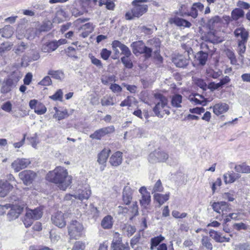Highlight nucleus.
Listing matches in <instances>:
<instances>
[{"instance_id": "1", "label": "nucleus", "mask_w": 250, "mask_h": 250, "mask_svg": "<svg viewBox=\"0 0 250 250\" xmlns=\"http://www.w3.org/2000/svg\"><path fill=\"white\" fill-rule=\"evenodd\" d=\"M46 179L56 184L62 190H65L72 183V177L68 175L66 169L61 167L50 171L47 174Z\"/></svg>"}, {"instance_id": "2", "label": "nucleus", "mask_w": 250, "mask_h": 250, "mask_svg": "<svg viewBox=\"0 0 250 250\" xmlns=\"http://www.w3.org/2000/svg\"><path fill=\"white\" fill-rule=\"evenodd\" d=\"M149 0H134L132 1L131 4L133 7L127 11L125 15L126 20H133L135 18H139L147 12L148 5L143 4L144 2H147Z\"/></svg>"}, {"instance_id": "3", "label": "nucleus", "mask_w": 250, "mask_h": 250, "mask_svg": "<svg viewBox=\"0 0 250 250\" xmlns=\"http://www.w3.org/2000/svg\"><path fill=\"white\" fill-rule=\"evenodd\" d=\"M68 235L71 239H78L84 231L83 225L77 220H72L67 227Z\"/></svg>"}, {"instance_id": "4", "label": "nucleus", "mask_w": 250, "mask_h": 250, "mask_svg": "<svg viewBox=\"0 0 250 250\" xmlns=\"http://www.w3.org/2000/svg\"><path fill=\"white\" fill-rule=\"evenodd\" d=\"M146 47L150 50L148 59L151 57L152 53L153 52L154 57L158 61H162L163 58L160 54V41L158 38H153L148 40Z\"/></svg>"}, {"instance_id": "5", "label": "nucleus", "mask_w": 250, "mask_h": 250, "mask_svg": "<svg viewBox=\"0 0 250 250\" xmlns=\"http://www.w3.org/2000/svg\"><path fill=\"white\" fill-rule=\"evenodd\" d=\"M154 98L156 100H159V102L153 108V112L157 116L162 118L163 117L164 113H162V110L167 106L168 103L167 99L160 93L155 94Z\"/></svg>"}, {"instance_id": "6", "label": "nucleus", "mask_w": 250, "mask_h": 250, "mask_svg": "<svg viewBox=\"0 0 250 250\" xmlns=\"http://www.w3.org/2000/svg\"><path fill=\"white\" fill-rule=\"evenodd\" d=\"M131 47L133 53L138 56L140 54H144L146 59H148L149 54V49L147 48L142 41H138L133 42L131 44Z\"/></svg>"}, {"instance_id": "7", "label": "nucleus", "mask_w": 250, "mask_h": 250, "mask_svg": "<svg viewBox=\"0 0 250 250\" xmlns=\"http://www.w3.org/2000/svg\"><path fill=\"white\" fill-rule=\"evenodd\" d=\"M168 158V154L164 151L158 149L151 152L148 158V161L152 164L164 162Z\"/></svg>"}, {"instance_id": "8", "label": "nucleus", "mask_w": 250, "mask_h": 250, "mask_svg": "<svg viewBox=\"0 0 250 250\" xmlns=\"http://www.w3.org/2000/svg\"><path fill=\"white\" fill-rule=\"evenodd\" d=\"M114 130L115 128L113 125L104 127L95 131L90 135V138L92 139L100 140L105 135L113 133Z\"/></svg>"}, {"instance_id": "9", "label": "nucleus", "mask_w": 250, "mask_h": 250, "mask_svg": "<svg viewBox=\"0 0 250 250\" xmlns=\"http://www.w3.org/2000/svg\"><path fill=\"white\" fill-rule=\"evenodd\" d=\"M211 207L214 211L219 213L222 212L223 215L229 212L231 209L229 205L227 202L223 201L214 202Z\"/></svg>"}, {"instance_id": "10", "label": "nucleus", "mask_w": 250, "mask_h": 250, "mask_svg": "<svg viewBox=\"0 0 250 250\" xmlns=\"http://www.w3.org/2000/svg\"><path fill=\"white\" fill-rule=\"evenodd\" d=\"M66 214H64L61 211H58L52 216L51 220L52 223L60 228H62L66 226L65 220Z\"/></svg>"}, {"instance_id": "11", "label": "nucleus", "mask_w": 250, "mask_h": 250, "mask_svg": "<svg viewBox=\"0 0 250 250\" xmlns=\"http://www.w3.org/2000/svg\"><path fill=\"white\" fill-rule=\"evenodd\" d=\"M24 206L23 204H11V209L8 213V217L10 220L17 218L23 211Z\"/></svg>"}, {"instance_id": "12", "label": "nucleus", "mask_w": 250, "mask_h": 250, "mask_svg": "<svg viewBox=\"0 0 250 250\" xmlns=\"http://www.w3.org/2000/svg\"><path fill=\"white\" fill-rule=\"evenodd\" d=\"M91 194L90 187L88 186L82 187L77 190L74 194L75 199H79L81 201L87 200Z\"/></svg>"}, {"instance_id": "13", "label": "nucleus", "mask_w": 250, "mask_h": 250, "mask_svg": "<svg viewBox=\"0 0 250 250\" xmlns=\"http://www.w3.org/2000/svg\"><path fill=\"white\" fill-rule=\"evenodd\" d=\"M30 164V161L29 159L25 158L17 159L12 163L11 167L16 172H18L27 167Z\"/></svg>"}, {"instance_id": "14", "label": "nucleus", "mask_w": 250, "mask_h": 250, "mask_svg": "<svg viewBox=\"0 0 250 250\" xmlns=\"http://www.w3.org/2000/svg\"><path fill=\"white\" fill-rule=\"evenodd\" d=\"M36 176V173L31 170H24L19 173V177L26 185L32 183Z\"/></svg>"}, {"instance_id": "15", "label": "nucleus", "mask_w": 250, "mask_h": 250, "mask_svg": "<svg viewBox=\"0 0 250 250\" xmlns=\"http://www.w3.org/2000/svg\"><path fill=\"white\" fill-rule=\"evenodd\" d=\"M139 192L142 195V198L140 200V204L144 208H146L150 203L151 197L149 192L145 187H142L139 189Z\"/></svg>"}, {"instance_id": "16", "label": "nucleus", "mask_w": 250, "mask_h": 250, "mask_svg": "<svg viewBox=\"0 0 250 250\" xmlns=\"http://www.w3.org/2000/svg\"><path fill=\"white\" fill-rule=\"evenodd\" d=\"M13 188V186L6 180H0V197H5Z\"/></svg>"}, {"instance_id": "17", "label": "nucleus", "mask_w": 250, "mask_h": 250, "mask_svg": "<svg viewBox=\"0 0 250 250\" xmlns=\"http://www.w3.org/2000/svg\"><path fill=\"white\" fill-rule=\"evenodd\" d=\"M172 62L177 67L184 68L188 64L189 60L182 55H178L172 58Z\"/></svg>"}, {"instance_id": "18", "label": "nucleus", "mask_w": 250, "mask_h": 250, "mask_svg": "<svg viewBox=\"0 0 250 250\" xmlns=\"http://www.w3.org/2000/svg\"><path fill=\"white\" fill-rule=\"evenodd\" d=\"M168 22L170 24H175L178 26H183L184 27L189 28L191 26V23L190 22L178 17L170 18Z\"/></svg>"}, {"instance_id": "19", "label": "nucleus", "mask_w": 250, "mask_h": 250, "mask_svg": "<svg viewBox=\"0 0 250 250\" xmlns=\"http://www.w3.org/2000/svg\"><path fill=\"white\" fill-rule=\"evenodd\" d=\"M123 161V153L121 151H117L113 153L109 158V163L113 167L120 166Z\"/></svg>"}, {"instance_id": "20", "label": "nucleus", "mask_w": 250, "mask_h": 250, "mask_svg": "<svg viewBox=\"0 0 250 250\" xmlns=\"http://www.w3.org/2000/svg\"><path fill=\"white\" fill-rule=\"evenodd\" d=\"M241 177L239 173H235L233 171H228L223 175L224 182L226 184L234 183Z\"/></svg>"}, {"instance_id": "21", "label": "nucleus", "mask_w": 250, "mask_h": 250, "mask_svg": "<svg viewBox=\"0 0 250 250\" xmlns=\"http://www.w3.org/2000/svg\"><path fill=\"white\" fill-rule=\"evenodd\" d=\"M133 191L130 187L125 186L123 191V200L126 205L130 203L132 199Z\"/></svg>"}, {"instance_id": "22", "label": "nucleus", "mask_w": 250, "mask_h": 250, "mask_svg": "<svg viewBox=\"0 0 250 250\" xmlns=\"http://www.w3.org/2000/svg\"><path fill=\"white\" fill-rule=\"evenodd\" d=\"M234 35L238 38V41H247L249 37L248 32L243 27L236 28L234 32Z\"/></svg>"}, {"instance_id": "23", "label": "nucleus", "mask_w": 250, "mask_h": 250, "mask_svg": "<svg viewBox=\"0 0 250 250\" xmlns=\"http://www.w3.org/2000/svg\"><path fill=\"white\" fill-rule=\"evenodd\" d=\"M228 109L229 106L225 103L217 104L213 107V111L217 115H219L226 112Z\"/></svg>"}, {"instance_id": "24", "label": "nucleus", "mask_w": 250, "mask_h": 250, "mask_svg": "<svg viewBox=\"0 0 250 250\" xmlns=\"http://www.w3.org/2000/svg\"><path fill=\"white\" fill-rule=\"evenodd\" d=\"M208 54L202 51L197 53L195 55V60L198 62V64L201 65H204L207 61Z\"/></svg>"}, {"instance_id": "25", "label": "nucleus", "mask_w": 250, "mask_h": 250, "mask_svg": "<svg viewBox=\"0 0 250 250\" xmlns=\"http://www.w3.org/2000/svg\"><path fill=\"white\" fill-rule=\"evenodd\" d=\"M183 104V97L182 95L176 94L172 95L171 98V104L172 106L176 108L182 107Z\"/></svg>"}, {"instance_id": "26", "label": "nucleus", "mask_w": 250, "mask_h": 250, "mask_svg": "<svg viewBox=\"0 0 250 250\" xmlns=\"http://www.w3.org/2000/svg\"><path fill=\"white\" fill-rule=\"evenodd\" d=\"M26 218H32L34 220L40 219L42 212L40 208H36L34 210H30L26 213Z\"/></svg>"}, {"instance_id": "27", "label": "nucleus", "mask_w": 250, "mask_h": 250, "mask_svg": "<svg viewBox=\"0 0 250 250\" xmlns=\"http://www.w3.org/2000/svg\"><path fill=\"white\" fill-rule=\"evenodd\" d=\"M14 33L13 28L10 25H6L0 29V35L4 38H9Z\"/></svg>"}, {"instance_id": "28", "label": "nucleus", "mask_w": 250, "mask_h": 250, "mask_svg": "<svg viewBox=\"0 0 250 250\" xmlns=\"http://www.w3.org/2000/svg\"><path fill=\"white\" fill-rule=\"evenodd\" d=\"M114 44V46L119 47L121 50V54L124 55V57H130L131 56V52L126 45L121 42H115Z\"/></svg>"}, {"instance_id": "29", "label": "nucleus", "mask_w": 250, "mask_h": 250, "mask_svg": "<svg viewBox=\"0 0 250 250\" xmlns=\"http://www.w3.org/2000/svg\"><path fill=\"white\" fill-rule=\"evenodd\" d=\"M15 86L16 85L10 80L7 79L3 82L0 91L3 94L7 93Z\"/></svg>"}, {"instance_id": "30", "label": "nucleus", "mask_w": 250, "mask_h": 250, "mask_svg": "<svg viewBox=\"0 0 250 250\" xmlns=\"http://www.w3.org/2000/svg\"><path fill=\"white\" fill-rule=\"evenodd\" d=\"M121 238L120 237V234L118 233H115L114 235V238L111 244V247L112 249H119L121 250L122 248L123 249V247L122 245H124L122 243Z\"/></svg>"}, {"instance_id": "31", "label": "nucleus", "mask_w": 250, "mask_h": 250, "mask_svg": "<svg viewBox=\"0 0 250 250\" xmlns=\"http://www.w3.org/2000/svg\"><path fill=\"white\" fill-rule=\"evenodd\" d=\"M57 48V45L54 41L43 44L42 50L43 52L49 53L55 50Z\"/></svg>"}, {"instance_id": "32", "label": "nucleus", "mask_w": 250, "mask_h": 250, "mask_svg": "<svg viewBox=\"0 0 250 250\" xmlns=\"http://www.w3.org/2000/svg\"><path fill=\"white\" fill-rule=\"evenodd\" d=\"M110 150L109 149H104L98 155V162L100 164H104L109 156Z\"/></svg>"}, {"instance_id": "33", "label": "nucleus", "mask_w": 250, "mask_h": 250, "mask_svg": "<svg viewBox=\"0 0 250 250\" xmlns=\"http://www.w3.org/2000/svg\"><path fill=\"white\" fill-rule=\"evenodd\" d=\"M234 169L236 172L242 173H250V167L247 166L245 163L235 165Z\"/></svg>"}, {"instance_id": "34", "label": "nucleus", "mask_w": 250, "mask_h": 250, "mask_svg": "<svg viewBox=\"0 0 250 250\" xmlns=\"http://www.w3.org/2000/svg\"><path fill=\"white\" fill-rule=\"evenodd\" d=\"M112 219L110 215L105 216L101 222V226L104 229H110L113 226Z\"/></svg>"}, {"instance_id": "35", "label": "nucleus", "mask_w": 250, "mask_h": 250, "mask_svg": "<svg viewBox=\"0 0 250 250\" xmlns=\"http://www.w3.org/2000/svg\"><path fill=\"white\" fill-rule=\"evenodd\" d=\"M209 234L210 236L215 240V241L220 243L225 242L226 237L222 236L220 232L211 229L209 230Z\"/></svg>"}, {"instance_id": "36", "label": "nucleus", "mask_w": 250, "mask_h": 250, "mask_svg": "<svg viewBox=\"0 0 250 250\" xmlns=\"http://www.w3.org/2000/svg\"><path fill=\"white\" fill-rule=\"evenodd\" d=\"M22 77V74L21 72L19 70L13 71L8 79L10 80L11 82L16 85L18 81Z\"/></svg>"}, {"instance_id": "37", "label": "nucleus", "mask_w": 250, "mask_h": 250, "mask_svg": "<svg viewBox=\"0 0 250 250\" xmlns=\"http://www.w3.org/2000/svg\"><path fill=\"white\" fill-rule=\"evenodd\" d=\"M47 74L57 80H62L64 78V74L61 70H49Z\"/></svg>"}, {"instance_id": "38", "label": "nucleus", "mask_w": 250, "mask_h": 250, "mask_svg": "<svg viewBox=\"0 0 250 250\" xmlns=\"http://www.w3.org/2000/svg\"><path fill=\"white\" fill-rule=\"evenodd\" d=\"M154 199L159 203L160 205H162L165 202L169 199V194H161L155 193L154 195Z\"/></svg>"}, {"instance_id": "39", "label": "nucleus", "mask_w": 250, "mask_h": 250, "mask_svg": "<svg viewBox=\"0 0 250 250\" xmlns=\"http://www.w3.org/2000/svg\"><path fill=\"white\" fill-rule=\"evenodd\" d=\"M244 15V12L241 8H235L233 10L231 13V16L233 20L236 21L242 18Z\"/></svg>"}, {"instance_id": "40", "label": "nucleus", "mask_w": 250, "mask_h": 250, "mask_svg": "<svg viewBox=\"0 0 250 250\" xmlns=\"http://www.w3.org/2000/svg\"><path fill=\"white\" fill-rule=\"evenodd\" d=\"M101 103L103 106L113 105L115 104L113 97L107 95L104 96L101 99Z\"/></svg>"}, {"instance_id": "41", "label": "nucleus", "mask_w": 250, "mask_h": 250, "mask_svg": "<svg viewBox=\"0 0 250 250\" xmlns=\"http://www.w3.org/2000/svg\"><path fill=\"white\" fill-rule=\"evenodd\" d=\"M26 35L28 40L33 39L36 36L40 35L37 28H30L26 31Z\"/></svg>"}, {"instance_id": "42", "label": "nucleus", "mask_w": 250, "mask_h": 250, "mask_svg": "<svg viewBox=\"0 0 250 250\" xmlns=\"http://www.w3.org/2000/svg\"><path fill=\"white\" fill-rule=\"evenodd\" d=\"M52 28V23L50 21L43 22L42 24L37 28L38 32L40 34L42 32H47Z\"/></svg>"}, {"instance_id": "43", "label": "nucleus", "mask_w": 250, "mask_h": 250, "mask_svg": "<svg viewBox=\"0 0 250 250\" xmlns=\"http://www.w3.org/2000/svg\"><path fill=\"white\" fill-rule=\"evenodd\" d=\"M164 240V237L161 235L160 236L155 237L151 239V249H152L153 247H156Z\"/></svg>"}, {"instance_id": "44", "label": "nucleus", "mask_w": 250, "mask_h": 250, "mask_svg": "<svg viewBox=\"0 0 250 250\" xmlns=\"http://www.w3.org/2000/svg\"><path fill=\"white\" fill-rule=\"evenodd\" d=\"M45 106L42 103H39L34 109V112L38 115H42L46 112Z\"/></svg>"}, {"instance_id": "45", "label": "nucleus", "mask_w": 250, "mask_h": 250, "mask_svg": "<svg viewBox=\"0 0 250 250\" xmlns=\"http://www.w3.org/2000/svg\"><path fill=\"white\" fill-rule=\"evenodd\" d=\"M28 47V44L23 42H21L18 43L17 48L15 49L16 54H20L24 52Z\"/></svg>"}, {"instance_id": "46", "label": "nucleus", "mask_w": 250, "mask_h": 250, "mask_svg": "<svg viewBox=\"0 0 250 250\" xmlns=\"http://www.w3.org/2000/svg\"><path fill=\"white\" fill-rule=\"evenodd\" d=\"M129 57H123L121 58V60L126 68H132L133 63Z\"/></svg>"}, {"instance_id": "47", "label": "nucleus", "mask_w": 250, "mask_h": 250, "mask_svg": "<svg viewBox=\"0 0 250 250\" xmlns=\"http://www.w3.org/2000/svg\"><path fill=\"white\" fill-rule=\"evenodd\" d=\"M202 245L209 250H212V245L208 236H203L201 240Z\"/></svg>"}, {"instance_id": "48", "label": "nucleus", "mask_w": 250, "mask_h": 250, "mask_svg": "<svg viewBox=\"0 0 250 250\" xmlns=\"http://www.w3.org/2000/svg\"><path fill=\"white\" fill-rule=\"evenodd\" d=\"M88 57L90 58L91 62L98 67L99 68H103V64L101 61L96 58L94 56H93L91 54H89L88 55Z\"/></svg>"}, {"instance_id": "49", "label": "nucleus", "mask_w": 250, "mask_h": 250, "mask_svg": "<svg viewBox=\"0 0 250 250\" xmlns=\"http://www.w3.org/2000/svg\"><path fill=\"white\" fill-rule=\"evenodd\" d=\"M190 102L194 103L195 104H201L203 106L207 105V102L206 99H204V100H201L199 98L193 96L189 98Z\"/></svg>"}, {"instance_id": "50", "label": "nucleus", "mask_w": 250, "mask_h": 250, "mask_svg": "<svg viewBox=\"0 0 250 250\" xmlns=\"http://www.w3.org/2000/svg\"><path fill=\"white\" fill-rule=\"evenodd\" d=\"M63 93L61 89H59L57 92L52 96H50L49 98L54 101H62Z\"/></svg>"}, {"instance_id": "51", "label": "nucleus", "mask_w": 250, "mask_h": 250, "mask_svg": "<svg viewBox=\"0 0 250 250\" xmlns=\"http://www.w3.org/2000/svg\"><path fill=\"white\" fill-rule=\"evenodd\" d=\"M195 83L196 85L202 88L203 90H207L208 85L206 84V82L202 79H196L195 80Z\"/></svg>"}, {"instance_id": "52", "label": "nucleus", "mask_w": 250, "mask_h": 250, "mask_svg": "<svg viewBox=\"0 0 250 250\" xmlns=\"http://www.w3.org/2000/svg\"><path fill=\"white\" fill-rule=\"evenodd\" d=\"M221 22V19L218 16H215L212 17L208 21V25L210 27L213 26L215 24L220 23Z\"/></svg>"}, {"instance_id": "53", "label": "nucleus", "mask_w": 250, "mask_h": 250, "mask_svg": "<svg viewBox=\"0 0 250 250\" xmlns=\"http://www.w3.org/2000/svg\"><path fill=\"white\" fill-rule=\"evenodd\" d=\"M102 82L105 85L108 84L109 83L115 81L114 75L104 76L101 79Z\"/></svg>"}, {"instance_id": "54", "label": "nucleus", "mask_w": 250, "mask_h": 250, "mask_svg": "<svg viewBox=\"0 0 250 250\" xmlns=\"http://www.w3.org/2000/svg\"><path fill=\"white\" fill-rule=\"evenodd\" d=\"M85 245L84 243L82 241H76L71 250H84Z\"/></svg>"}, {"instance_id": "55", "label": "nucleus", "mask_w": 250, "mask_h": 250, "mask_svg": "<svg viewBox=\"0 0 250 250\" xmlns=\"http://www.w3.org/2000/svg\"><path fill=\"white\" fill-rule=\"evenodd\" d=\"M163 190V187L160 180H158L155 184L152 192H162Z\"/></svg>"}, {"instance_id": "56", "label": "nucleus", "mask_w": 250, "mask_h": 250, "mask_svg": "<svg viewBox=\"0 0 250 250\" xmlns=\"http://www.w3.org/2000/svg\"><path fill=\"white\" fill-rule=\"evenodd\" d=\"M38 84L42 86H49L52 84V80L49 76H46Z\"/></svg>"}, {"instance_id": "57", "label": "nucleus", "mask_w": 250, "mask_h": 250, "mask_svg": "<svg viewBox=\"0 0 250 250\" xmlns=\"http://www.w3.org/2000/svg\"><path fill=\"white\" fill-rule=\"evenodd\" d=\"M12 44L9 42H6L1 44L0 46V52L2 53L5 51L10 50Z\"/></svg>"}, {"instance_id": "58", "label": "nucleus", "mask_w": 250, "mask_h": 250, "mask_svg": "<svg viewBox=\"0 0 250 250\" xmlns=\"http://www.w3.org/2000/svg\"><path fill=\"white\" fill-rule=\"evenodd\" d=\"M247 41H238V52L240 55L245 53L246 51V43Z\"/></svg>"}, {"instance_id": "59", "label": "nucleus", "mask_w": 250, "mask_h": 250, "mask_svg": "<svg viewBox=\"0 0 250 250\" xmlns=\"http://www.w3.org/2000/svg\"><path fill=\"white\" fill-rule=\"evenodd\" d=\"M207 73L208 77H211L213 79L218 78L221 74V72L220 71L215 72L212 69L208 70Z\"/></svg>"}, {"instance_id": "60", "label": "nucleus", "mask_w": 250, "mask_h": 250, "mask_svg": "<svg viewBox=\"0 0 250 250\" xmlns=\"http://www.w3.org/2000/svg\"><path fill=\"white\" fill-rule=\"evenodd\" d=\"M141 238V235L140 233H137L131 239L130 245L132 248H134V246L136 245L139 242Z\"/></svg>"}, {"instance_id": "61", "label": "nucleus", "mask_w": 250, "mask_h": 250, "mask_svg": "<svg viewBox=\"0 0 250 250\" xmlns=\"http://www.w3.org/2000/svg\"><path fill=\"white\" fill-rule=\"evenodd\" d=\"M111 53V52L110 51L107 50L106 48H104L102 50L100 54L102 59L104 60H107L110 56Z\"/></svg>"}, {"instance_id": "62", "label": "nucleus", "mask_w": 250, "mask_h": 250, "mask_svg": "<svg viewBox=\"0 0 250 250\" xmlns=\"http://www.w3.org/2000/svg\"><path fill=\"white\" fill-rule=\"evenodd\" d=\"M67 116L66 111H58L56 114L54 115V117L57 118L59 121L64 119Z\"/></svg>"}, {"instance_id": "63", "label": "nucleus", "mask_w": 250, "mask_h": 250, "mask_svg": "<svg viewBox=\"0 0 250 250\" xmlns=\"http://www.w3.org/2000/svg\"><path fill=\"white\" fill-rule=\"evenodd\" d=\"M12 105L10 102L7 101L1 105V109L7 112H10L12 111Z\"/></svg>"}, {"instance_id": "64", "label": "nucleus", "mask_w": 250, "mask_h": 250, "mask_svg": "<svg viewBox=\"0 0 250 250\" xmlns=\"http://www.w3.org/2000/svg\"><path fill=\"white\" fill-rule=\"evenodd\" d=\"M132 104L131 97L127 96L126 99L123 101L121 104L120 106L122 107L124 106H130Z\"/></svg>"}]
</instances>
